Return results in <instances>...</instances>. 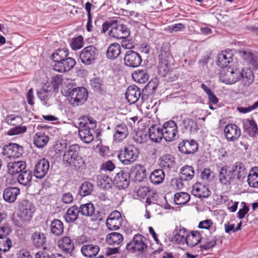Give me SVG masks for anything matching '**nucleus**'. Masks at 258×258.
Instances as JSON below:
<instances>
[{"label": "nucleus", "instance_id": "1", "mask_svg": "<svg viewBox=\"0 0 258 258\" xmlns=\"http://www.w3.org/2000/svg\"><path fill=\"white\" fill-rule=\"evenodd\" d=\"M96 126V121L91 117H88L87 121L79 123V136L84 143L89 144L93 141Z\"/></svg>", "mask_w": 258, "mask_h": 258}, {"label": "nucleus", "instance_id": "2", "mask_svg": "<svg viewBox=\"0 0 258 258\" xmlns=\"http://www.w3.org/2000/svg\"><path fill=\"white\" fill-rule=\"evenodd\" d=\"M68 100L73 106H79L83 104L88 97L87 90L84 87H78L69 89Z\"/></svg>", "mask_w": 258, "mask_h": 258}, {"label": "nucleus", "instance_id": "3", "mask_svg": "<svg viewBox=\"0 0 258 258\" xmlns=\"http://www.w3.org/2000/svg\"><path fill=\"white\" fill-rule=\"evenodd\" d=\"M55 151L60 153L64 152L63 161L64 163L71 166V164L73 163V161L79 154V146L77 144H74L67 149L66 143H60L56 145Z\"/></svg>", "mask_w": 258, "mask_h": 258}, {"label": "nucleus", "instance_id": "4", "mask_svg": "<svg viewBox=\"0 0 258 258\" xmlns=\"http://www.w3.org/2000/svg\"><path fill=\"white\" fill-rule=\"evenodd\" d=\"M148 240L141 234L135 235L132 240L126 245V249L130 252H138L140 254L145 253L148 248Z\"/></svg>", "mask_w": 258, "mask_h": 258}, {"label": "nucleus", "instance_id": "5", "mask_svg": "<svg viewBox=\"0 0 258 258\" xmlns=\"http://www.w3.org/2000/svg\"><path fill=\"white\" fill-rule=\"evenodd\" d=\"M139 149L134 146L129 145L119 151V160L124 165H130L137 160L139 157Z\"/></svg>", "mask_w": 258, "mask_h": 258}, {"label": "nucleus", "instance_id": "6", "mask_svg": "<svg viewBox=\"0 0 258 258\" xmlns=\"http://www.w3.org/2000/svg\"><path fill=\"white\" fill-rule=\"evenodd\" d=\"M219 80L226 84H234L240 80V71L230 66L227 68L223 69L220 72Z\"/></svg>", "mask_w": 258, "mask_h": 258}, {"label": "nucleus", "instance_id": "7", "mask_svg": "<svg viewBox=\"0 0 258 258\" xmlns=\"http://www.w3.org/2000/svg\"><path fill=\"white\" fill-rule=\"evenodd\" d=\"M173 119L182 127L183 132L195 134L199 129L197 122L194 119L186 117L181 114L174 116Z\"/></svg>", "mask_w": 258, "mask_h": 258}, {"label": "nucleus", "instance_id": "8", "mask_svg": "<svg viewBox=\"0 0 258 258\" xmlns=\"http://www.w3.org/2000/svg\"><path fill=\"white\" fill-rule=\"evenodd\" d=\"M98 56V50L93 45L84 48L80 52L79 58L82 63L85 65L93 64Z\"/></svg>", "mask_w": 258, "mask_h": 258}, {"label": "nucleus", "instance_id": "9", "mask_svg": "<svg viewBox=\"0 0 258 258\" xmlns=\"http://www.w3.org/2000/svg\"><path fill=\"white\" fill-rule=\"evenodd\" d=\"M178 123L173 119L166 121L163 125L162 130L163 138L168 142H171L176 139L178 135Z\"/></svg>", "mask_w": 258, "mask_h": 258}, {"label": "nucleus", "instance_id": "10", "mask_svg": "<svg viewBox=\"0 0 258 258\" xmlns=\"http://www.w3.org/2000/svg\"><path fill=\"white\" fill-rule=\"evenodd\" d=\"M135 196L140 200L146 199L145 204L154 205V203L157 202L156 194L154 190L147 186H141L137 189Z\"/></svg>", "mask_w": 258, "mask_h": 258}, {"label": "nucleus", "instance_id": "11", "mask_svg": "<svg viewBox=\"0 0 258 258\" xmlns=\"http://www.w3.org/2000/svg\"><path fill=\"white\" fill-rule=\"evenodd\" d=\"M23 153V148L16 143H9L3 147L2 154L6 158L15 159L20 157Z\"/></svg>", "mask_w": 258, "mask_h": 258}, {"label": "nucleus", "instance_id": "12", "mask_svg": "<svg viewBox=\"0 0 258 258\" xmlns=\"http://www.w3.org/2000/svg\"><path fill=\"white\" fill-rule=\"evenodd\" d=\"M35 211V207L31 202L24 200L20 206L19 217L24 222H29L32 218Z\"/></svg>", "mask_w": 258, "mask_h": 258}, {"label": "nucleus", "instance_id": "13", "mask_svg": "<svg viewBox=\"0 0 258 258\" xmlns=\"http://www.w3.org/2000/svg\"><path fill=\"white\" fill-rule=\"evenodd\" d=\"M130 34V29L123 24H117L115 21L112 24V28L109 31V35L116 39H123Z\"/></svg>", "mask_w": 258, "mask_h": 258}, {"label": "nucleus", "instance_id": "14", "mask_svg": "<svg viewBox=\"0 0 258 258\" xmlns=\"http://www.w3.org/2000/svg\"><path fill=\"white\" fill-rule=\"evenodd\" d=\"M124 62L125 66L135 68L140 66L142 62V58L138 52L132 50H128L124 54Z\"/></svg>", "mask_w": 258, "mask_h": 258}, {"label": "nucleus", "instance_id": "15", "mask_svg": "<svg viewBox=\"0 0 258 258\" xmlns=\"http://www.w3.org/2000/svg\"><path fill=\"white\" fill-rule=\"evenodd\" d=\"M229 169L233 177V180L237 179L242 181L247 175V171L245 165L241 162H236Z\"/></svg>", "mask_w": 258, "mask_h": 258}, {"label": "nucleus", "instance_id": "16", "mask_svg": "<svg viewBox=\"0 0 258 258\" xmlns=\"http://www.w3.org/2000/svg\"><path fill=\"white\" fill-rule=\"evenodd\" d=\"M50 165L49 162L45 158L39 160L35 165L34 175L37 178H43L47 173Z\"/></svg>", "mask_w": 258, "mask_h": 258}, {"label": "nucleus", "instance_id": "17", "mask_svg": "<svg viewBox=\"0 0 258 258\" xmlns=\"http://www.w3.org/2000/svg\"><path fill=\"white\" fill-rule=\"evenodd\" d=\"M224 133L226 139L228 141H234L241 135L240 128L235 124L229 123L225 127Z\"/></svg>", "mask_w": 258, "mask_h": 258}, {"label": "nucleus", "instance_id": "18", "mask_svg": "<svg viewBox=\"0 0 258 258\" xmlns=\"http://www.w3.org/2000/svg\"><path fill=\"white\" fill-rule=\"evenodd\" d=\"M76 64V60L72 57H67L60 62L53 65L54 71L59 73H65L71 71Z\"/></svg>", "mask_w": 258, "mask_h": 258}, {"label": "nucleus", "instance_id": "19", "mask_svg": "<svg viewBox=\"0 0 258 258\" xmlns=\"http://www.w3.org/2000/svg\"><path fill=\"white\" fill-rule=\"evenodd\" d=\"M179 151L184 154L195 153L198 149V144L194 140H183L178 145Z\"/></svg>", "mask_w": 258, "mask_h": 258}, {"label": "nucleus", "instance_id": "20", "mask_svg": "<svg viewBox=\"0 0 258 258\" xmlns=\"http://www.w3.org/2000/svg\"><path fill=\"white\" fill-rule=\"evenodd\" d=\"M131 178L128 172L120 171L114 177V184L118 189H124L128 187Z\"/></svg>", "mask_w": 258, "mask_h": 258}, {"label": "nucleus", "instance_id": "21", "mask_svg": "<svg viewBox=\"0 0 258 258\" xmlns=\"http://www.w3.org/2000/svg\"><path fill=\"white\" fill-rule=\"evenodd\" d=\"M141 95L140 89L136 85L130 86L125 92V99L130 104H134L139 100Z\"/></svg>", "mask_w": 258, "mask_h": 258}, {"label": "nucleus", "instance_id": "22", "mask_svg": "<svg viewBox=\"0 0 258 258\" xmlns=\"http://www.w3.org/2000/svg\"><path fill=\"white\" fill-rule=\"evenodd\" d=\"M129 174L134 182H140L146 178V170L144 166L141 165H136L131 169Z\"/></svg>", "mask_w": 258, "mask_h": 258}, {"label": "nucleus", "instance_id": "23", "mask_svg": "<svg viewBox=\"0 0 258 258\" xmlns=\"http://www.w3.org/2000/svg\"><path fill=\"white\" fill-rule=\"evenodd\" d=\"M31 241L34 246L37 248L44 247L46 242V236L40 230H36L31 234Z\"/></svg>", "mask_w": 258, "mask_h": 258}, {"label": "nucleus", "instance_id": "24", "mask_svg": "<svg viewBox=\"0 0 258 258\" xmlns=\"http://www.w3.org/2000/svg\"><path fill=\"white\" fill-rule=\"evenodd\" d=\"M59 248L64 253L72 255L75 246L73 241L68 236L62 237L58 242Z\"/></svg>", "mask_w": 258, "mask_h": 258}, {"label": "nucleus", "instance_id": "25", "mask_svg": "<svg viewBox=\"0 0 258 258\" xmlns=\"http://www.w3.org/2000/svg\"><path fill=\"white\" fill-rule=\"evenodd\" d=\"M233 57L232 50L222 51L218 56L217 65L223 69L227 68L228 64L233 61Z\"/></svg>", "mask_w": 258, "mask_h": 258}, {"label": "nucleus", "instance_id": "26", "mask_svg": "<svg viewBox=\"0 0 258 258\" xmlns=\"http://www.w3.org/2000/svg\"><path fill=\"white\" fill-rule=\"evenodd\" d=\"M159 57L160 60L159 71H161L162 69L164 72H167L169 70L167 61L170 58H171V57L169 55L168 49L166 48L164 45L161 47Z\"/></svg>", "mask_w": 258, "mask_h": 258}, {"label": "nucleus", "instance_id": "27", "mask_svg": "<svg viewBox=\"0 0 258 258\" xmlns=\"http://www.w3.org/2000/svg\"><path fill=\"white\" fill-rule=\"evenodd\" d=\"M191 192L194 196L199 198H207L211 194L209 188L201 183H196L193 185Z\"/></svg>", "mask_w": 258, "mask_h": 258}, {"label": "nucleus", "instance_id": "28", "mask_svg": "<svg viewBox=\"0 0 258 258\" xmlns=\"http://www.w3.org/2000/svg\"><path fill=\"white\" fill-rule=\"evenodd\" d=\"M20 194V189L17 187H8L3 191V198L8 203H14Z\"/></svg>", "mask_w": 258, "mask_h": 258}, {"label": "nucleus", "instance_id": "29", "mask_svg": "<svg viewBox=\"0 0 258 258\" xmlns=\"http://www.w3.org/2000/svg\"><path fill=\"white\" fill-rule=\"evenodd\" d=\"M128 134V128L124 124H118L114 128L113 140L116 143H120L127 137Z\"/></svg>", "mask_w": 258, "mask_h": 258}, {"label": "nucleus", "instance_id": "30", "mask_svg": "<svg viewBox=\"0 0 258 258\" xmlns=\"http://www.w3.org/2000/svg\"><path fill=\"white\" fill-rule=\"evenodd\" d=\"M26 163L23 161L11 162L7 165L8 173L12 175L20 174L26 169Z\"/></svg>", "mask_w": 258, "mask_h": 258}, {"label": "nucleus", "instance_id": "31", "mask_svg": "<svg viewBox=\"0 0 258 258\" xmlns=\"http://www.w3.org/2000/svg\"><path fill=\"white\" fill-rule=\"evenodd\" d=\"M186 231L183 227L174 230L171 237V241L173 243L180 245L186 243Z\"/></svg>", "mask_w": 258, "mask_h": 258}, {"label": "nucleus", "instance_id": "32", "mask_svg": "<svg viewBox=\"0 0 258 258\" xmlns=\"http://www.w3.org/2000/svg\"><path fill=\"white\" fill-rule=\"evenodd\" d=\"M232 174L229 167L224 166L221 167L219 171L220 182L224 185L230 184L234 181Z\"/></svg>", "mask_w": 258, "mask_h": 258}, {"label": "nucleus", "instance_id": "33", "mask_svg": "<svg viewBox=\"0 0 258 258\" xmlns=\"http://www.w3.org/2000/svg\"><path fill=\"white\" fill-rule=\"evenodd\" d=\"M148 137L153 142H160L163 138L162 128L156 125H152L148 130Z\"/></svg>", "mask_w": 258, "mask_h": 258}, {"label": "nucleus", "instance_id": "34", "mask_svg": "<svg viewBox=\"0 0 258 258\" xmlns=\"http://www.w3.org/2000/svg\"><path fill=\"white\" fill-rule=\"evenodd\" d=\"M202 238L201 233L198 231L189 233L186 231V244L189 247H193L200 243Z\"/></svg>", "mask_w": 258, "mask_h": 258}, {"label": "nucleus", "instance_id": "35", "mask_svg": "<svg viewBox=\"0 0 258 258\" xmlns=\"http://www.w3.org/2000/svg\"><path fill=\"white\" fill-rule=\"evenodd\" d=\"M240 80L245 86L248 87L252 84L254 81L253 72L248 68H243L240 71Z\"/></svg>", "mask_w": 258, "mask_h": 258}, {"label": "nucleus", "instance_id": "36", "mask_svg": "<svg viewBox=\"0 0 258 258\" xmlns=\"http://www.w3.org/2000/svg\"><path fill=\"white\" fill-rule=\"evenodd\" d=\"M133 80L140 84L146 83L149 80V75L146 69H138L132 75Z\"/></svg>", "mask_w": 258, "mask_h": 258}, {"label": "nucleus", "instance_id": "37", "mask_svg": "<svg viewBox=\"0 0 258 258\" xmlns=\"http://www.w3.org/2000/svg\"><path fill=\"white\" fill-rule=\"evenodd\" d=\"M99 247L95 244H88L82 246L81 251L82 254L86 257L95 256L99 251Z\"/></svg>", "mask_w": 258, "mask_h": 258}, {"label": "nucleus", "instance_id": "38", "mask_svg": "<svg viewBox=\"0 0 258 258\" xmlns=\"http://www.w3.org/2000/svg\"><path fill=\"white\" fill-rule=\"evenodd\" d=\"M79 213V207L74 205L68 209L63 217L67 223H73L77 220Z\"/></svg>", "mask_w": 258, "mask_h": 258}, {"label": "nucleus", "instance_id": "39", "mask_svg": "<svg viewBox=\"0 0 258 258\" xmlns=\"http://www.w3.org/2000/svg\"><path fill=\"white\" fill-rule=\"evenodd\" d=\"M97 185L103 189L107 190L111 188L112 181L110 177L105 174H100L97 178Z\"/></svg>", "mask_w": 258, "mask_h": 258}, {"label": "nucleus", "instance_id": "40", "mask_svg": "<svg viewBox=\"0 0 258 258\" xmlns=\"http://www.w3.org/2000/svg\"><path fill=\"white\" fill-rule=\"evenodd\" d=\"M121 47L118 43H113L110 44L107 50L106 57L111 60L117 58L121 53Z\"/></svg>", "mask_w": 258, "mask_h": 258}, {"label": "nucleus", "instance_id": "41", "mask_svg": "<svg viewBox=\"0 0 258 258\" xmlns=\"http://www.w3.org/2000/svg\"><path fill=\"white\" fill-rule=\"evenodd\" d=\"M50 230L51 233L53 235L55 236H60L63 233V224L59 219H54L50 222Z\"/></svg>", "mask_w": 258, "mask_h": 258}, {"label": "nucleus", "instance_id": "42", "mask_svg": "<svg viewBox=\"0 0 258 258\" xmlns=\"http://www.w3.org/2000/svg\"><path fill=\"white\" fill-rule=\"evenodd\" d=\"M48 141V136L41 132L36 133L33 137L34 144L38 148H43Z\"/></svg>", "mask_w": 258, "mask_h": 258}, {"label": "nucleus", "instance_id": "43", "mask_svg": "<svg viewBox=\"0 0 258 258\" xmlns=\"http://www.w3.org/2000/svg\"><path fill=\"white\" fill-rule=\"evenodd\" d=\"M123 240V237L119 233L113 232L107 235L106 241L109 245H118L121 243Z\"/></svg>", "mask_w": 258, "mask_h": 258}, {"label": "nucleus", "instance_id": "44", "mask_svg": "<svg viewBox=\"0 0 258 258\" xmlns=\"http://www.w3.org/2000/svg\"><path fill=\"white\" fill-rule=\"evenodd\" d=\"M175 165L174 157L170 154L162 156L160 158V165L164 169H170Z\"/></svg>", "mask_w": 258, "mask_h": 258}, {"label": "nucleus", "instance_id": "45", "mask_svg": "<svg viewBox=\"0 0 258 258\" xmlns=\"http://www.w3.org/2000/svg\"><path fill=\"white\" fill-rule=\"evenodd\" d=\"M245 132L250 137H254L258 135V127L253 119H247L244 125Z\"/></svg>", "mask_w": 258, "mask_h": 258}, {"label": "nucleus", "instance_id": "46", "mask_svg": "<svg viewBox=\"0 0 258 258\" xmlns=\"http://www.w3.org/2000/svg\"><path fill=\"white\" fill-rule=\"evenodd\" d=\"M32 176V171L30 170L26 169L19 174L17 180L20 184L26 186L29 185Z\"/></svg>", "mask_w": 258, "mask_h": 258}, {"label": "nucleus", "instance_id": "47", "mask_svg": "<svg viewBox=\"0 0 258 258\" xmlns=\"http://www.w3.org/2000/svg\"><path fill=\"white\" fill-rule=\"evenodd\" d=\"M195 175L194 168L189 165H185L180 169V177L182 180L189 181L191 180Z\"/></svg>", "mask_w": 258, "mask_h": 258}, {"label": "nucleus", "instance_id": "48", "mask_svg": "<svg viewBox=\"0 0 258 258\" xmlns=\"http://www.w3.org/2000/svg\"><path fill=\"white\" fill-rule=\"evenodd\" d=\"M247 181L250 187L258 188V167H253L249 171Z\"/></svg>", "mask_w": 258, "mask_h": 258}, {"label": "nucleus", "instance_id": "49", "mask_svg": "<svg viewBox=\"0 0 258 258\" xmlns=\"http://www.w3.org/2000/svg\"><path fill=\"white\" fill-rule=\"evenodd\" d=\"M69 54L68 48H58L51 55V58L55 63H58L68 57Z\"/></svg>", "mask_w": 258, "mask_h": 258}, {"label": "nucleus", "instance_id": "50", "mask_svg": "<svg viewBox=\"0 0 258 258\" xmlns=\"http://www.w3.org/2000/svg\"><path fill=\"white\" fill-rule=\"evenodd\" d=\"M165 178L164 172L162 169H155L150 174L151 182L154 184L162 183Z\"/></svg>", "mask_w": 258, "mask_h": 258}, {"label": "nucleus", "instance_id": "51", "mask_svg": "<svg viewBox=\"0 0 258 258\" xmlns=\"http://www.w3.org/2000/svg\"><path fill=\"white\" fill-rule=\"evenodd\" d=\"M80 213L84 216H92L95 213V206L91 203H88L85 204H82L79 207Z\"/></svg>", "mask_w": 258, "mask_h": 258}, {"label": "nucleus", "instance_id": "52", "mask_svg": "<svg viewBox=\"0 0 258 258\" xmlns=\"http://www.w3.org/2000/svg\"><path fill=\"white\" fill-rule=\"evenodd\" d=\"M37 95L43 105L47 106L50 105L49 99L51 95L50 90L42 88L37 92Z\"/></svg>", "mask_w": 258, "mask_h": 258}, {"label": "nucleus", "instance_id": "53", "mask_svg": "<svg viewBox=\"0 0 258 258\" xmlns=\"http://www.w3.org/2000/svg\"><path fill=\"white\" fill-rule=\"evenodd\" d=\"M93 189V184L89 181H85L80 186L79 194L82 197H85L90 195Z\"/></svg>", "mask_w": 258, "mask_h": 258}, {"label": "nucleus", "instance_id": "54", "mask_svg": "<svg viewBox=\"0 0 258 258\" xmlns=\"http://www.w3.org/2000/svg\"><path fill=\"white\" fill-rule=\"evenodd\" d=\"M92 88L98 92H102L105 89V86L103 80L100 78H95L90 80Z\"/></svg>", "mask_w": 258, "mask_h": 258}, {"label": "nucleus", "instance_id": "55", "mask_svg": "<svg viewBox=\"0 0 258 258\" xmlns=\"http://www.w3.org/2000/svg\"><path fill=\"white\" fill-rule=\"evenodd\" d=\"M190 200V196L184 192L176 193L174 195V202L176 205H184Z\"/></svg>", "mask_w": 258, "mask_h": 258}, {"label": "nucleus", "instance_id": "56", "mask_svg": "<svg viewBox=\"0 0 258 258\" xmlns=\"http://www.w3.org/2000/svg\"><path fill=\"white\" fill-rule=\"evenodd\" d=\"M56 254L51 249L43 247L42 250L35 254V258H54Z\"/></svg>", "mask_w": 258, "mask_h": 258}, {"label": "nucleus", "instance_id": "57", "mask_svg": "<svg viewBox=\"0 0 258 258\" xmlns=\"http://www.w3.org/2000/svg\"><path fill=\"white\" fill-rule=\"evenodd\" d=\"M83 44L84 38L81 35L72 38L70 42V46L74 50L80 49L83 46Z\"/></svg>", "mask_w": 258, "mask_h": 258}, {"label": "nucleus", "instance_id": "58", "mask_svg": "<svg viewBox=\"0 0 258 258\" xmlns=\"http://www.w3.org/2000/svg\"><path fill=\"white\" fill-rule=\"evenodd\" d=\"M5 120L8 124L15 126L22 123V118L18 115L11 114L6 117Z\"/></svg>", "mask_w": 258, "mask_h": 258}, {"label": "nucleus", "instance_id": "59", "mask_svg": "<svg viewBox=\"0 0 258 258\" xmlns=\"http://www.w3.org/2000/svg\"><path fill=\"white\" fill-rule=\"evenodd\" d=\"M133 140L137 144H142L147 142L148 137L147 134L143 131H139L136 132L133 137Z\"/></svg>", "mask_w": 258, "mask_h": 258}, {"label": "nucleus", "instance_id": "60", "mask_svg": "<svg viewBox=\"0 0 258 258\" xmlns=\"http://www.w3.org/2000/svg\"><path fill=\"white\" fill-rule=\"evenodd\" d=\"M198 227L200 229L211 230L212 232L215 231L216 230L215 227H213V222L211 219H206L200 221Z\"/></svg>", "mask_w": 258, "mask_h": 258}, {"label": "nucleus", "instance_id": "61", "mask_svg": "<svg viewBox=\"0 0 258 258\" xmlns=\"http://www.w3.org/2000/svg\"><path fill=\"white\" fill-rule=\"evenodd\" d=\"M106 225L110 230H116L121 226V221H119V220L108 218L106 222Z\"/></svg>", "mask_w": 258, "mask_h": 258}, {"label": "nucleus", "instance_id": "62", "mask_svg": "<svg viewBox=\"0 0 258 258\" xmlns=\"http://www.w3.org/2000/svg\"><path fill=\"white\" fill-rule=\"evenodd\" d=\"M216 241V237L211 236L203 241L204 243L201 245L200 247L206 250H208L215 245Z\"/></svg>", "mask_w": 258, "mask_h": 258}, {"label": "nucleus", "instance_id": "63", "mask_svg": "<svg viewBox=\"0 0 258 258\" xmlns=\"http://www.w3.org/2000/svg\"><path fill=\"white\" fill-rule=\"evenodd\" d=\"M201 179L206 182H210L214 177V173L209 168L204 169L201 173Z\"/></svg>", "mask_w": 258, "mask_h": 258}, {"label": "nucleus", "instance_id": "64", "mask_svg": "<svg viewBox=\"0 0 258 258\" xmlns=\"http://www.w3.org/2000/svg\"><path fill=\"white\" fill-rule=\"evenodd\" d=\"M246 59L248 61L249 63L251 64L253 67L255 69H258V55L253 54L251 52L245 53Z\"/></svg>", "mask_w": 258, "mask_h": 258}]
</instances>
